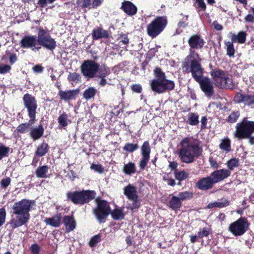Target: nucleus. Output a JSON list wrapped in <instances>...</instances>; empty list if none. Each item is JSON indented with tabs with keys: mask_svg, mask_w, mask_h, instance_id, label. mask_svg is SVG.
Listing matches in <instances>:
<instances>
[{
	"mask_svg": "<svg viewBox=\"0 0 254 254\" xmlns=\"http://www.w3.org/2000/svg\"><path fill=\"white\" fill-rule=\"evenodd\" d=\"M178 155L181 161L187 164L193 162L201 155L203 151L201 142L197 139L186 137L180 142Z\"/></svg>",
	"mask_w": 254,
	"mask_h": 254,
	"instance_id": "nucleus-1",
	"label": "nucleus"
},
{
	"mask_svg": "<svg viewBox=\"0 0 254 254\" xmlns=\"http://www.w3.org/2000/svg\"><path fill=\"white\" fill-rule=\"evenodd\" d=\"M34 205V200L25 198L14 203L12 206L13 214L16 216L9 222L13 229L25 225L28 222L30 218L29 211L31 210V207Z\"/></svg>",
	"mask_w": 254,
	"mask_h": 254,
	"instance_id": "nucleus-2",
	"label": "nucleus"
},
{
	"mask_svg": "<svg viewBox=\"0 0 254 254\" xmlns=\"http://www.w3.org/2000/svg\"><path fill=\"white\" fill-rule=\"evenodd\" d=\"M188 43L190 47L189 54L182 64V69L191 67L194 64H201L202 59L195 50L203 48L205 43L204 40L200 34H194L189 37Z\"/></svg>",
	"mask_w": 254,
	"mask_h": 254,
	"instance_id": "nucleus-3",
	"label": "nucleus"
},
{
	"mask_svg": "<svg viewBox=\"0 0 254 254\" xmlns=\"http://www.w3.org/2000/svg\"><path fill=\"white\" fill-rule=\"evenodd\" d=\"M185 73H191L193 79L199 83L201 90L207 97H211L214 93L212 83L207 77L203 76L204 69L201 64H193L192 66L182 69Z\"/></svg>",
	"mask_w": 254,
	"mask_h": 254,
	"instance_id": "nucleus-4",
	"label": "nucleus"
},
{
	"mask_svg": "<svg viewBox=\"0 0 254 254\" xmlns=\"http://www.w3.org/2000/svg\"><path fill=\"white\" fill-rule=\"evenodd\" d=\"M66 195L67 201H70L75 205H83L95 199L96 192L92 190L69 191Z\"/></svg>",
	"mask_w": 254,
	"mask_h": 254,
	"instance_id": "nucleus-5",
	"label": "nucleus"
},
{
	"mask_svg": "<svg viewBox=\"0 0 254 254\" xmlns=\"http://www.w3.org/2000/svg\"><path fill=\"white\" fill-rule=\"evenodd\" d=\"M210 75L215 85L218 88L230 90L235 88L233 79L229 77L226 71L220 69H213L210 71Z\"/></svg>",
	"mask_w": 254,
	"mask_h": 254,
	"instance_id": "nucleus-6",
	"label": "nucleus"
},
{
	"mask_svg": "<svg viewBox=\"0 0 254 254\" xmlns=\"http://www.w3.org/2000/svg\"><path fill=\"white\" fill-rule=\"evenodd\" d=\"M168 24V19L166 16H158L147 25L146 32L148 36L156 38L165 29Z\"/></svg>",
	"mask_w": 254,
	"mask_h": 254,
	"instance_id": "nucleus-7",
	"label": "nucleus"
},
{
	"mask_svg": "<svg viewBox=\"0 0 254 254\" xmlns=\"http://www.w3.org/2000/svg\"><path fill=\"white\" fill-rule=\"evenodd\" d=\"M95 202L96 206L93 208V213L99 223H104L111 213L110 204L107 200L101 199L100 197L95 198Z\"/></svg>",
	"mask_w": 254,
	"mask_h": 254,
	"instance_id": "nucleus-8",
	"label": "nucleus"
},
{
	"mask_svg": "<svg viewBox=\"0 0 254 254\" xmlns=\"http://www.w3.org/2000/svg\"><path fill=\"white\" fill-rule=\"evenodd\" d=\"M254 132V121L244 118L241 122L236 124L234 136L239 139H245L250 137Z\"/></svg>",
	"mask_w": 254,
	"mask_h": 254,
	"instance_id": "nucleus-9",
	"label": "nucleus"
},
{
	"mask_svg": "<svg viewBox=\"0 0 254 254\" xmlns=\"http://www.w3.org/2000/svg\"><path fill=\"white\" fill-rule=\"evenodd\" d=\"M250 223L246 217L241 216L231 223L228 227V231L235 237L244 235L249 229Z\"/></svg>",
	"mask_w": 254,
	"mask_h": 254,
	"instance_id": "nucleus-10",
	"label": "nucleus"
},
{
	"mask_svg": "<svg viewBox=\"0 0 254 254\" xmlns=\"http://www.w3.org/2000/svg\"><path fill=\"white\" fill-rule=\"evenodd\" d=\"M38 31V36H39V46L40 49L42 47L47 50L53 51L57 47V42L53 38L47 30L44 29L43 27H39L37 28Z\"/></svg>",
	"mask_w": 254,
	"mask_h": 254,
	"instance_id": "nucleus-11",
	"label": "nucleus"
},
{
	"mask_svg": "<svg viewBox=\"0 0 254 254\" xmlns=\"http://www.w3.org/2000/svg\"><path fill=\"white\" fill-rule=\"evenodd\" d=\"M99 64L94 60H87L83 61L80 66L82 75L87 79H91L96 76L98 72Z\"/></svg>",
	"mask_w": 254,
	"mask_h": 254,
	"instance_id": "nucleus-12",
	"label": "nucleus"
},
{
	"mask_svg": "<svg viewBox=\"0 0 254 254\" xmlns=\"http://www.w3.org/2000/svg\"><path fill=\"white\" fill-rule=\"evenodd\" d=\"M22 101L24 107L27 109L28 117L36 118V110L38 108L36 98L32 94L26 93L22 97Z\"/></svg>",
	"mask_w": 254,
	"mask_h": 254,
	"instance_id": "nucleus-13",
	"label": "nucleus"
},
{
	"mask_svg": "<svg viewBox=\"0 0 254 254\" xmlns=\"http://www.w3.org/2000/svg\"><path fill=\"white\" fill-rule=\"evenodd\" d=\"M20 44L22 48L31 49L33 51H39L40 49L38 35H25L20 40Z\"/></svg>",
	"mask_w": 254,
	"mask_h": 254,
	"instance_id": "nucleus-14",
	"label": "nucleus"
},
{
	"mask_svg": "<svg viewBox=\"0 0 254 254\" xmlns=\"http://www.w3.org/2000/svg\"><path fill=\"white\" fill-rule=\"evenodd\" d=\"M151 147L148 141H145L140 147L141 158L139 162L140 170H144L146 167L150 159Z\"/></svg>",
	"mask_w": 254,
	"mask_h": 254,
	"instance_id": "nucleus-15",
	"label": "nucleus"
},
{
	"mask_svg": "<svg viewBox=\"0 0 254 254\" xmlns=\"http://www.w3.org/2000/svg\"><path fill=\"white\" fill-rule=\"evenodd\" d=\"M98 72L96 76L100 80L98 81V84L101 87L105 86L107 84V81L106 78L107 76L111 74L110 68L105 64H99Z\"/></svg>",
	"mask_w": 254,
	"mask_h": 254,
	"instance_id": "nucleus-16",
	"label": "nucleus"
},
{
	"mask_svg": "<svg viewBox=\"0 0 254 254\" xmlns=\"http://www.w3.org/2000/svg\"><path fill=\"white\" fill-rule=\"evenodd\" d=\"M104 0H77L76 4L82 9H96L100 6Z\"/></svg>",
	"mask_w": 254,
	"mask_h": 254,
	"instance_id": "nucleus-17",
	"label": "nucleus"
},
{
	"mask_svg": "<svg viewBox=\"0 0 254 254\" xmlns=\"http://www.w3.org/2000/svg\"><path fill=\"white\" fill-rule=\"evenodd\" d=\"M234 101L237 103H243L246 106L254 105V94H246L237 93L234 96Z\"/></svg>",
	"mask_w": 254,
	"mask_h": 254,
	"instance_id": "nucleus-18",
	"label": "nucleus"
},
{
	"mask_svg": "<svg viewBox=\"0 0 254 254\" xmlns=\"http://www.w3.org/2000/svg\"><path fill=\"white\" fill-rule=\"evenodd\" d=\"M215 184L213 180L211 177L207 176L200 178L196 183L195 187L197 189L201 190H207L213 187Z\"/></svg>",
	"mask_w": 254,
	"mask_h": 254,
	"instance_id": "nucleus-19",
	"label": "nucleus"
},
{
	"mask_svg": "<svg viewBox=\"0 0 254 254\" xmlns=\"http://www.w3.org/2000/svg\"><path fill=\"white\" fill-rule=\"evenodd\" d=\"M231 172L229 170L222 169L216 170L210 174L215 184L221 182L231 175Z\"/></svg>",
	"mask_w": 254,
	"mask_h": 254,
	"instance_id": "nucleus-20",
	"label": "nucleus"
},
{
	"mask_svg": "<svg viewBox=\"0 0 254 254\" xmlns=\"http://www.w3.org/2000/svg\"><path fill=\"white\" fill-rule=\"evenodd\" d=\"M79 93V90L78 89L65 91L60 90L58 92V95L60 96L61 100L67 102L75 100Z\"/></svg>",
	"mask_w": 254,
	"mask_h": 254,
	"instance_id": "nucleus-21",
	"label": "nucleus"
},
{
	"mask_svg": "<svg viewBox=\"0 0 254 254\" xmlns=\"http://www.w3.org/2000/svg\"><path fill=\"white\" fill-rule=\"evenodd\" d=\"M121 8L129 16L135 15L137 11V7L131 1L125 0L122 3Z\"/></svg>",
	"mask_w": 254,
	"mask_h": 254,
	"instance_id": "nucleus-22",
	"label": "nucleus"
},
{
	"mask_svg": "<svg viewBox=\"0 0 254 254\" xmlns=\"http://www.w3.org/2000/svg\"><path fill=\"white\" fill-rule=\"evenodd\" d=\"M91 35L93 40H95L101 38L107 39L109 37L108 32L104 30L102 27H97L93 29Z\"/></svg>",
	"mask_w": 254,
	"mask_h": 254,
	"instance_id": "nucleus-23",
	"label": "nucleus"
},
{
	"mask_svg": "<svg viewBox=\"0 0 254 254\" xmlns=\"http://www.w3.org/2000/svg\"><path fill=\"white\" fill-rule=\"evenodd\" d=\"M63 222L65 226L66 233L73 231L76 226L75 220L72 216H64L63 217Z\"/></svg>",
	"mask_w": 254,
	"mask_h": 254,
	"instance_id": "nucleus-24",
	"label": "nucleus"
},
{
	"mask_svg": "<svg viewBox=\"0 0 254 254\" xmlns=\"http://www.w3.org/2000/svg\"><path fill=\"white\" fill-rule=\"evenodd\" d=\"M44 133V128L43 125L40 124L37 127L31 128L29 135L34 141H35L43 136Z\"/></svg>",
	"mask_w": 254,
	"mask_h": 254,
	"instance_id": "nucleus-25",
	"label": "nucleus"
},
{
	"mask_svg": "<svg viewBox=\"0 0 254 254\" xmlns=\"http://www.w3.org/2000/svg\"><path fill=\"white\" fill-rule=\"evenodd\" d=\"M62 218L61 213H57L51 218H46L44 220L46 225H48L54 227H59L61 224Z\"/></svg>",
	"mask_w": 254,
	"mask_h": 254,
	"instance_id": "nucleus-26",
	"label": "nucleus"
},
{
	"mask_svg": "<svg viewBox=\"0 0 254 254\" xmlns=\"http://www.w3.org/2000/svg\"><path fill=\"white\" fill-rule=\"evenodd\" d=\"M30 120L28 123H22L20 124L16 128V131L19 133H25L28 131L30 127L33 125L35 121L36 118L29 117Z\"/></svg>",
	"mask_w": 254,
	"mask_h": 254,
	"instance_id": "nucleus-27",
	"label": "nucleus"
},
{
	"mask_svg": "<svg viewBox=\"0 0 254 254\" xmlns=\"http://www.w3.org/2000/svg\"><path fill=\"white\" fill-rule=\"evenodd\" d=\"M124 194L128 199L135 198L138 196L137 194L136 188L135 186L129 184L124 189Z\"/></svg>",
	"mask_w": 254,
	"mask_h": 254,
	"instance_id": "nucleus-28",
	"label": "nucleus"
},
{
	"mask_svg": "<svg viewBox=\"0 0 254 254\" xmlns=\"http://www.w3.org/2000/svg\"><path fill=\"white\" fill-rule=\"evenodd\" d=\"M50 146L45 141L39 144L35 152V155L38 157L45 156L49 151Z\"/></svg>",
	"mask_w": 254,
	"mask_h": 254,
	"instance_id": "nucleus-29",
	"label": "nucleus"
},
{
	"mask_svg": "<svg viewBox=\"0 0 254 254\" xmlns=\"http://www.w3.org/2000/svg\"><path fill=\"white\" fill-rule=\"evenodd\" d=\"M247 35L246 32L241 31L237 34H232L231 39L233 42L244 44L246 42Z\"/></svg>",
	"mask_w": 254,
	"mask_h": 254,
	"instance_id": "nucleus-30",
	"label": "nucleus"
},
{
	"mask_svg": "<svg viewBox=\"0 0 254 254\" xmlns=\"http://www.w3.org/2000/svg\"><path fill=\"white\" fill-rule=\"evenodd\" d=\"M182 205V203L181 202L179 198L175 195H173L169 201V207L174 211L180 210Z\"/></svg>",
	"mask_w": 254,
	"mask_h": 254,
	"instance_id": "nucleus-31",
	"label": "nucleus"
},
{
	"mask_svg": "<svg viewBox=\"0 0 254 254\" xmlns=\"http://www.w3.org/2000/svg\"><path fill=\"white\" fill-rule=\"evenodd\" d=\"M111 214L112 218L114 220H122L125 218V214L121 207L116 208L113 210L111 209Z\"/></svg>",
	"mask_w": 254,
	"mask_h": 254,
	"instance_id": "nucleus-32",
	"label": "nucleus"
},
{
	"mask_svg": "<svg viewBox=\"0 0 254 254\" xmlns=\"http://www.w3.org/2000/svg\"><path fill=\"white\" fill-rule=\"evenodd\" d=\"M123 172L127 175H131L136 172V166L134 162H129L124 165Z\"/></svg>",
	"mask_w": 254,
	"mask_h": 254,
	"instance_id": "nucleus-33",
	"label": "nucleus"
},
{
	"mask_svg": "<svg viewBox=\"0 0 254 254\" xmlns=\"http://www.w3.org/2000/svg\"><path fill=\"white\" fill-rule=\"evenodd\" d=\"M150 86L153 92L160 94L162 93V80L153 79L150 83Z\"/></svg>",
	"mask_w": 254,
	"mask_h": 254,
	"instance_id": "nucleus-34",
	"label": "nucleus"
},
{
	"mask_svg": "<svg viewBox=\"0 0 254 254\" xmlns=\"http://www.w3.org/2000/svg\"><path fill=\"white\" fill-rule=\"evenodd\" d=\"M175 86V83L173 81L167 79L166 78L162 79V93L168 91L173 90Z\"/></svg>",
	"mask_w": 254,
	"mask_h": 254,
	"instance_id": "nucleus-35",
	"label": "nucleus"
},
{
	"mask_svg": "<svg viewBox=\"0 0 254 254\" xmlns=\"http://www.w3.org/2000/svg\"><path fill=\"white\" fill-rule=\"evenodd\" d=\"M49 170V167L47 165L38 167L36 171L35 174L37 178H47V173Z\"/></svg>",
	"mask_w": 254,
	"mask_h": 254,
	"instance_id": "nucleus-36",
	"label": "nucleus"
},
{
	"mask_svg": "<svg viewBox=\"0 0 254 254\" xmlns=\"http://www.w3.org/2000/svg\"><path fill=\"white\" fill-rule=\"evenodd\" d=\"M199 116L197 113H190L186 121L187 124L191 126H196L199 124Z\"/></svg>",
	"mask_w": 254,
	"mask_h": 254,
	"instance_id": "nucleus-37",
	"label": "nucleus"
},
{
	"mask_svg": "<svg viewBox=\"0 0 254 254\" xmlns=\"http://www.w3.org/2000/svg\"><path fill=\"white\" fill-rule=\"evenodd\" d=\"M97 90L93 87H89L84 90L83 93V97L84 99L88 100L95 96Z\"/></svg>",
	"mask_w": 254,
	"mask_h": 254,
	"instance_id": "nucleus-38",
	"label": "nucleus"
},
{
	"mask_svg": "<svg viewBox=\"0 0 254 254\" xmlns=\"http://www.w3.org/2000/svg\"><path fill=\"white\" fill-rule=\"evenodd\" d=\"M233 43L234 42H233L232 41L231 42L227 41L225 42V45L226 47V54L230 58L234 57L235 50Z\"/></svg>",
	"mask_w": 254,
	"mask_h": 254,
	"instance_id": "nucleus-39",
	"label": "nucleus"
},
{
	"mask_svg": "<svg viewBox=\"0 0 254 254\" xmlns=\"http://www.w3.org/2000/svg\"><path fill=\"white\" fill-rule=\"evenodd\" d=\"M175 177L176 180H178L180 182L185 180L189 177V174L185 171H175L174 172ZM180 185L181 183L178 184Z\"/></svg>",
	"mask_w": 254,
	"mask_h": 254,
	"instance_id": "nucleus-40",
	"label": "nucleus"
},
{
	"mask_svg": "<svg viewBox=\"0 0 254 254\" xmlns=\"http://www.w3.org/2000/svg\"><path fill=\"white\" fill-rule=\"evenodd\" d=\"M139 148L137 143H127L123 147V150L128 153H132Z\"/></svg>",
	"mask_w": 254,
	"mask_h": 254,
	"instance_id": "nucleus-41",
	"label": "nucleus"
},
{
	"mask_svg": "<svg viewBox=\"0 0 254 254\" xmlns=\"http://www.w3.org/2000/svg\"><path fill=\"white\" fill-rule=\"evenodd\" d=\"M212 231L210 228L204 227L200 229L197 232V236L199 239H202L203 237H208L209 235L212 234Z\"/></svg>",
	"mask_w": 254,
	"mask_h": 254,
	"instance_id": "nucleus-42",
	"label": "nucleus"
},
{
	"mask_svg": "<svg viewBox=\"0 0 254 254\" xmlns=\"http://www.w3.org/2000/svg\"><path fill=\"white\" fill-rule=\"evenodd\" d=\"M193 193L189 191H184L179 193L178 197L181 202L189 200L193 197Z\"/></svg>",
	"mask_w": 254,
	"mask_h": 254,
	"instance_id": "nucleus-43",
	"label": "nucleus"
},
{
	"mask_svg": "<svg viewBox=\"0 0 254 254\" xmlns=\"http://www.w3.org/2000/svg\"><path fill=\"white\" fill-rule=\"evenodd\" d=\"M219 148L227 152L230 151L231 149L230 140L229 138L223 139L219 144Z\"/></svg>",
	"mask_w": 254,
	"mask_h": 254,
	"instance_id": "nucleus-44",
	"label": "nucleus"
},
{
	"mask_svg": "<svg viewBox=\"0 0 254 254\" xmlns=\"http://www.w3.org/2000/svg\"><path fill=\"white\" fill-rule=\"evenodd\" d=\"M228 170H233L236 167L239 166V160L238 158H233L228 160L226 163Z\"/></svg>",
	"mask_w": 254,
	"mask_h": 254,
	"instance_id": "nucleus-45",
	"label": "nucleus"
},
{
	"mask_svg": "<svg viewBox=\"0 0 254 254\" xmlns=\"http://www.w3.org/2000/svg\"><path fill=\"white\" fill-rule=\"evenodd\" d=\"M240 116V113L239 111H233L228 117L226 121L229 123L233 124L236 123Z\"/></svg>",
	"mask_w": 254,
	"mask_h": 254,
	"instance_id": "nucleus-46",
	"label": "nucleus"
},
{
	"mask_svg": "<svg viewBox=\"0 0 254 254\" xmlns=\"http://www.w3.org/2000/svg\"><path fill=\"white\" fill-rule=\"evenodd\" d=\"M67 115L65 113L60 115L58 118V123L62 127H65L67 126Z\"/></svg>",
	"mask_w": 254,
	"mask_h": 254,
	"instance_id": "nucleus-47",
	"label": "nucleus"
},
{
	"mask_svg": "<svg viewBox=\"0 0 254 254\" xmlns=\"http://www.w3.org/2000/svg\"><path fill=\"white\" fill-rule=\"evenodd\" d=\"M10 151V148L2 144L0 145V161L5 157H7Z\"/></svg>",
	"mask_w": 254,
	"mask_h": 254,
	"instance_id": "nucleus-48",
	"label": "nucleus"
},
{
	"mask_svg": "<svg viewBox=\"0 0 254 254\" xmlns=\"http://www.w3.org/2000/svg\"><path fill=\"white\" fill-rule=\"evenodd\" d=\"M154 74L157 78L156 79L162 80L166 78V75L164 72L162 71L161 68L159 67H155L154 70Z\"/></svg>",
	"mask_w": 254,
	"mask_h": 254,
	"instance_id": "nucleus-49",
	"label": "nucleus"
},
{
	"mask_svg": "<svg viewBox=\"0 0 254 254\" xmlns=\"http://www.w3.org/2000/svg\"><path fill=\"white\" fill-rule=\"evenodd\" d=\"M181 15L183 16V18L178 23L177 25L179 28H185L189 25L188 22L189 16L188 15H184L182 13Z\"/></svg>",
	"mask_w": 254,
	"mask_h": 254,
	"instance_id": "nucleus-50",
	"label": "nucleus"
},
{
	"mask_svg": "<svg viewBox=\"0 0 254 254\" xmlns=\"http://www.w3.org/2000/svg\"><path fill=\"white\" fill-rule=\"evenodd\" d=\"M101 241V236L100 234H97L91 238L89 242V245L91 247H94L96 246L97 244L100 242Z\"/></svg>",
	"mask_w": 254,
	"mask_h": 254,
	"instance_id": "nucleus-51",
	"label": "nucleus"
},
{
	"mask_svg": "<svg viewBox=\"0 0 254 254\" xmlns=\"http://www.w3.org/2000/svg\"><path fill=\"white\" fill-rule=\"evenodd\" d=\"M129 200L132 201V203L130 207L131 210H136L140 207L141 204L138 199V196L136 197L135 198L130 199Z\"/></svg>",
	"mask_w": 254,
	"mask_h": 254,
	"instance_id": "nucleus-52",
	"label": "nucleus"
},
{
	"mask_svg": "<svg viewBox=\"0 0 254 254\" xmlns=\"http://www.w3.org/2000/svg\"><path fill=\"white\" fill-rule=\"evenodd\" d=\"M67 79L69 81H80L81 77L78 73L70 72L68 75Z\"/></svg>",
	"mask_w": 254,
	"mask_h": 254,
	"instance_id": "nucleus-53",
	"label": "nucleus"
},
{
	"mask_svg": "<svg viewBox=\"0 0 254 254\" xmlns=\"http://www.w3.org/2000/svg\"><path fill=\"white\" fill-rule=\"evenodd\" d=\"M118 39L120 40V42H122L124 45H127L129 43L127 34L123 32L119 34Z\"/></svg>",
	"mask_w": 254,
	"mask_h": 254,
	"instance_id": "nucleus-54",
	"label": "nucleus"
},
{
	"mask_svg": "<svg viewBox=\"0 0 254 254\" xmlns=\"http://www.w3.org/2000/svg\"><path fill=\"white\" fill-rule=\"evenodd\" d=\"M90 169L100 174L103 173L104 171V168L101 164H96L92 163L91 165Z\"/></svg>",
	"mask_w": 254,
	"mask_h": 254,
	"instance_id": "nucleus-55",
	"label": "nucleus"
},
{
	"mask_svg": "<svg viewBox=\"0 0 254 254\" xmlns=\"http://www.w3.org/2000/svg\"><path fill=\"white\" fill-rule=\"evenodd\" d=\"M29 249L32 254H40L41 248L36 243L32 244Z\"/></svg>",
	"mask_w": 254,
	"mask_h": 254,
	"instance_id": "nucleus-56",
	"label": "nucleus"
},
{
	"mask_svg": "<svg viewBox=\"0 0 254 254\" xmlns=\"http://www.w3.org/2000/svg\"><path fill=\"white\" fill-rule=\"evenodd\" d=\"M6 212L4 208H0V227L5 223Z\"/></svg>",
	"mask_w": 254,
	"mask_h": 254,
	"instance_id": "nucleus-57",
	"label": "nucleus"
},
{
	"mask_svg": "<svg viewBox=\"0 0 254 254\" xmlns=\"http://www.w3.org/2000/svg\"><path fill=\"white\" fill-rule=\"evenodd\" d=\"M11 179L9 177H6L2 179L0 182V188L1 189H6L11 183Z\"/></svg>",
	"mask_w": 254,
	"mask_h": 254,
	"instance_id": "nucleus-58",
	"label": "nucleus"
},
{
	"mask_svg": "<svg viewBox=\"0 0 254 254\" xmlns=\"http://www.w3.org/2000/svg\"><path fill=\"white\" fill-rule=\"evenodd\" d=\"M11 67L8 64H0V74H4L11 70Z\"/></svg>",
	"mask_w": 254,
	"mask_h": 254,
	"instance_id": "nucleus-59",
	"label": "nucleus"
},
{
	"mask_svg": "<svg viewBox=\"0 0 254 254\" xmlns=\"http://www.w3.org/2000/svg\"><path fill=\"white\" fill-rule=\"evenodd\" d=\"M131 90L136 93H141L142 91V87L139 84H134L131 85Z\"/></svg>",
	"mask_w": 254,
	"mask_h": 254,
	"instance_id": "nucleus-60",
	"label": "nucleus"
},
{
	"mask_svg": "<svg viewBox=\"0 0 254 254\" xmlns=\"http://www.w3.org/2000/svg\"><path fill=\"white\" fill-rule=\"evenodd\" d=\"M56 0H39L38 4L41 7H45L48 4L53 3Z\"/></svg>",
	"mask_w": 254,
	"mask_h": 254,
	"instance_id": "nucleus-61",
	"label": "nucleus"
},
{
	"mask_svg": "<svg viewBox=\"0 0 254 254\" xmlns=\"http://www.w3.org/2000/svg\"><path fill=\"white\" fill-rule=\"evenodd\" d=\"M216 204H217V207L223 208L229 205L230 202L228 200L225 199L221 202H216Z\"/></svg>",
	"mask_w": 254,
	"mask_h": 254,
	"instance_id": "nucleus-62",
	"label": "nucleus"
},
{
	"mask_svg": "<svg viewBox=\"0 0 254 254\" xmlns=\"http://www.w3.org/2000/svg\"><path fill=\"white\" fill-rule=\"evenodd\" d=\"M209 162L211 166V167L214 169H217L219 167V165L217 163L216 160L212 157H210L209 158Z\"/></svg>",
	"mask_w": 254,
	"mask_h": 254,
	"instance_id": "nucleus-63",
	"label": "nucleus"
},
{
	"mask_svg": "<svg viewBox=\"0 0 254 254\" xmlns=\"http://www.w3.org/2000/svg\"><path fill=\"white\" fill-rule=\"evenodd\" d=\"M44 67H43L41 65L36 64V65L33 67V70L34 72L37 73H42L44 70Z\"/></svg>",
	"mask_w": 254,
	"mask_h": 254,
	"instance_id": "nucleus-64",
	"label": "nucleus"
}]
</instances>
